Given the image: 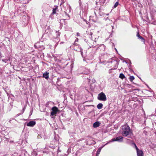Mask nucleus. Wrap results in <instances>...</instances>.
I'll return each instance as SVG.
<instances>
[{"mask_svg":"<svg viewBox=\"0 0 156 156\" xmlns=\"http://www.w3.org/2000/svg\"><path fill=\"white\" fill-rule=\"evenodd\" d=\"M122 134L124 136H126L130 135L131 133L130 127L127 125L126 123H125L124 125L122 126Z\"/></svg>","mask_w":156,"mask_h":156,"instance_id":"1","label":"nucleus"},{"mask_svg":"<svg viewBox=\"0 0 156 156\" xmlns=\"http://www.w3.org/2000/svg\"><path fill=\"white\" fill-rule=\"evenodd\" d=\"M98 99L99 100L105 101L107 100L106 96L103 92L100 93L98 95Z\"/></svg>","mask_w":156,"mask_h":156,"instance_id":"2","label":"nucleus"},{"mask_svg":"<svg viewBox=\"0 0 156 156\" xmlns=\"http://www.w3.org/2000/svg\"><path fill=\"white\" fill-rule=\"evenodd\" d=\"M123 137L122 136H119L116 138H114L112 139L110 141L108 142L105 144V145L107 144L109 142H113V141H118L121 142L123 141Z\"/></svg>","mask_w":156,"mask_h":156,"instance_id":"3","label":"nucleus"},{"mask_svg":"<svg viewBox=\"0 0 156 156\" xmlns=\"http://www.w3.org/2000/svg\"><path fill=\"white\" fill-rule=\"evenodd\" d=\"M134 144L136 147L137 151V156H143L144 154L143 152L141 150H139L138 149L135 144L134 143Z\"/></svg>","mask_w":156,"mask_h":156,"instance_id":"4","label":"nucleus"},{"mask_svg":"<svg viewBox=\"0 0 156 156\" xmlns=\"http://www.w3.org/2000/svg\"><path fill=\"white\" fill-rule=\"evenodd\" d=\"M51 110L52 111L51 112V115L52 116H53L55 115L58 111V108L55 106L52 107Z\"/></svg>","mask_w":156,"mask_h":156,"instance_id":"5","label":"nucleus"},{"mask_svg":"<svg viewBox=\"0 0 156 156\" xmlns=\"http://www.w3.org/2000/svg\"><path fill=\"white\" fill-rule=\"evenodd\" d=\"M36 124V122H35L34 121H31L27 124V126H28L33 127Z\"/></svg>","mask_w":156,"mask_h":156,"instance_id":"6","label":"nucleus"},{"mask_svg":"<svg viewBox=\"0 0 156 156\" xmlns=\"http://www.w3.org/2000/svg\"><path fill=\"white\" fill-rule=\"evenodd\" d=\"M49 73L45 72L43 74V77L47 80L49 78Z\"/></svg>","mask_w":156,"mask_h":156,"instance_id":"7","label":"nucleus"},{"mask_svg":"<svg viewBox=\"0 0 156 156\" xmlns=\"http://www.w3.org/2000/svg\"><path fill=\"white\" fill-rule=\"evenodd\" d=\"M100 122H94L93 124V126L94 128L98 127L100 126Z\"/></svg>","mask_w":156,"mask_h":156,"instance_id":"8","label":"nucleus"},{"mask_svg":"<svg viewBox=\"0 0 156 156\" xmlns=\"http://www.w3.org/2000/svg\"><path fill=\"white\" fill-rule=\"evenodd\" d=\"M105 144L102 146L101 147L99 148L97 152V154L96 156H98L99 154H100V152L101 151V149L105 145Z\"/></svg>","mask_w":156,"mask_h":156,"instance_id":"9","label":"nucleus"},{"mask_svg":"<svg viewBox=\"0 0 156 156\" xmlns=\"http://www.w3.org/2000/svg\"><path fill=\"white\" fill-rule=\"evenodd\" d=\"M103 106V104L101 103H99L97 105V108L99 109L102 108Z\"/></svg>","mask_w":156,"mask_h":156,"instance_id":"10","label":"nucleus"},{"mask_svg":"<svg viewBox=\"0 0 156 156\" xmlns=\"http://www.w3.org/2000/svg\"><path fill=\"white\" fill-rule=\"evenodd\" d=\"M137 37H138L140 39H141L142 41H144V38H143L139 34V33H138L137 34Z\"/></svg>","mask_w":156,"mask_h":156,"instance_id":"11","label":"nucleus"},{"mask_svg":"<svg viewBox=\"0 0 156 156\" xmlns=\"http://www.w3.org/2000/svg\"><path fill=\"white\" fill-rule=\"evenodd\" d=\"M10 61V59L9 58H6V59H2V61L4 62L5 63H7L8 61Z\"/></svg>","mask_w":156,"mask_h":156,"instance_id":"12","label":"nucleus"},{"mask_svg":"<svg viewBox=\"0 0 156 156\" xmlns=\"http://www.w3.org/2000/svg\"><path fill=\"white\" fill-rule=\"evenodd\" d=\"M125 77L124 75L122 73H120L119 75V77L121 79H123Z\"/></svg>","mask_w":156,"mask_h":156,"instance_id":"13","label":"nucleus"},{"mask_svg":"<svg viewBox=\"0 0 156 156\" xmlns=\"http://www.w3.org/2000/svg\"><path fill=\"white\" fill-rule=\"evenodd\" d=\"M57 9V7H56L55 8H54L53 9V12H52V14H55L56 13V10Z\"/></svg>","mask_w":156,"mask_h":156,"instance_id":"14","label":"nucleus"},{"mask_svg":"<svg viewBox=\"0 0 156 156\" xmlns=\"http://www.w3.org/2000/svg\"><path fill=\"white\" fill-rule=\"evenodd\" d=\"M129 79L131 81H132L134 79V77L133 76H130Z\"/></svg>","mask_w":156,"mask_h":156,"instance_id":"15","label":"nucleus"},{"mask_svg":"<svg viewBox=\"0 0 156 156\" xmlns=\"http://www.w3.org/2000/svg\"><path fill=\"white\" fill-rule=\"evenodd\" d=\"M56 34L57 37H59L60 34V33L59 32H58L57 31H56Z\"/></svg>","mask_w":156,"mask_h":156,"instance_id":"16","label":"nucleus"},{"mask_svg":"<svg viewBox=\"0 0 156 156\" xmlns=\"http://www.w3.org/2000/svg\"><path fill=\"white\" fill-rule=\"evenodd\" d=\"M119 3L118 2H116L114 5V7L116 8L118 5Z\"/></svg>","mask_w":156,"mask_h":156,"instance_id":"17","label":"nucleus"},{"mask_svg":"<svg viewBox=\"0 0 156 156\" xmlns=\"http://www.w3.org/2000/svg\"><path fill=\"white\" fill-rule=\"evenodd\" d=\"M9 107H10L9 110H10L12 108V106L11 105V104H10Z\"/></svg>","mask_w":156,"mask_h":156,"instance_id":"18","label":"nucleus"},{"mask_svg":"<svg viewBox=\"0 0 156 156\" xmlns=\"http://www.w3.org/2000/svg\"><path fill=\"white\" fill-rule=\"evenodd\" d=\"M14 119H10L9 120V122L11 123L12 120H14Z\"/></svg>","mask_w":156,"mask_h":156,"instance_id":"19","label":"nucleus"},{"mask_svg":"<svg viewBox=\"0 0 156 156\" xmlns=\"http://www.w3.org/2000/svg\"><path fill=\"white\" fill-rule=\"evenodd\" d=\"M78 38H76L75 41V42H77L78 41Z\"/></svg>","mask_w":156,"mask_h":156,"instance_id":"20","label":"nucleus"},{"mask_svg":"<svg viewBox=\"0 0 156 156\" xmlns=\"http://www.w3.org/2000/svg\"><path fill=\"white\" fill-rule=\"evenodd\" d=\"M45 48L43 46H41V49H44Z\"/></svg>","mask_w":156,"mask_h":156,"instance_id":"21","label":"nucleus"},{"mask_svg":"<svg viewBox=\"0 0 156 156\" xmlns=\"http://www.w3.org/2000/svg\"><path fill=\"white\" fill-rule=\"evenodd\" d=\"M77 36H80V34L79 33H77Z\"/></svg>","mask_w":156,"mask_h":156,"instance_id":"22","label":"nucleus"},{"mask_svg":"<svg viewBox=\"0 0 156 156\" xmlns=\"http://www.w3.org/2000/svg\"><path fill=\"white\" fill-rule=\"evenodd\" d=\"M65 13L66 15L68 16L69 17L68 14L66 12H65Z\"/></svg>","mask_w":156,"mask_h":156,"instance_id":"23","label":"nucleus"},{"mask_svg":"<svg viewBox=\"0 0 156 156\" xmlns=\"http://www.w3.org/2000/svg\"><path fill=\"white\" fill-rule=\"evenodd\" d=\"M23 112H24V110H25V109H24V108H23Z\"/></svg>","mask_w":156,"mask_h":156,"instance_id":"24","label":"nucleus"},{"mask_svg":"<svg viewBox=\"0 0 156 156\" xmlns=\"http://www.w3.org/2000/svg\"><path fill=\"white\" fill-rule=\"evenodd\" d=\"M7 94L8 95V94L7 92Z\"/></svg>","mask_w":156,"mask_h":156,"instance_id":"25","label":"nucleus"},{"mask_svg":"<svg viewBox=\"0 0 156 156\" xmlns=\"http://www.w3.org/2000/svg\"><path fill=\"white\" fill-rule=\"evenodd\" d=\"M115 49L116 50V51H117L116 48H115Z\"/></svg>","mask_w":156,"mask_h":156,"instance_id":"26","label":"nucleus"}]
</instances>
